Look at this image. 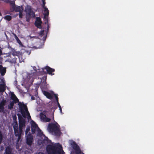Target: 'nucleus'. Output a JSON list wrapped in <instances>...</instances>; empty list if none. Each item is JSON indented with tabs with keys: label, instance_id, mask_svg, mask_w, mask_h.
<instances>
[{
	"label": "nucleus",
	"instance_id": "nucleus-1",
	"mask_svg": "<svg viewBox=\"0 0 154 154\" xmlns=\"http://www.w3.org/2000/svg\"><path fill=\"white\" fill-rule=\"evenodd\" d=\"M46 150L48 154H64L61 145L57 146L55 145H48Z\"/></svg>",
	"mask_w": 154,
	"mask_h": 154
},
{
	"label": "nucleus",
	"instance_id": "nucleus-2",
	"mask_svg": "<svg viewBox=\"0 0 154 154\" xmlns=\"http://www.w3.org/2000/svg\"><path fill=\"white\" fill-rule=\"evenodd\" d=\"M11 98L13 100V101L17 103L18 102V105L19 106V109L21 112L22 113L24 112V110L26 112H29L27 109V108L26 106L23 103H21L20 102H19V100L17 98L16 96L14 93L13 92L11 93ZM29 117L30 116L29 113H28Z\"/></svg>",
	"mask_w": 154,
	"mask_h": 154
},
{
	"label": "nucleus",
	"instance_id": "nucleus-3",
	"mask_svg": "<svg viewBox=\"0 0 154 154\" xmlns=\"http://www.w3.org/2000/svg\"><path fill=\"white\" fill-rule=\"evenodd\" d=\"M48 131L51 132H54L56 135L59 134L60 129L57 125L53 123L49 124L48 128Z\"/></svg>",
	"mask_w": 154,
	"mask_h": 154
},
{
	"label": "nucleus",
	"instance_id": "nucleus-4",
	"mask_svg": "<svg viewBox=\"0 0 154 154\" xmlns=\"http://www.w3.org/2000/svg\"><path fill=\"white\" fill-rule=\"evenodd\" d=\"M13 128L14 134L16 137H18L17 141H19L20 139L21 135L23 133V131L20 132V131H19V128L17 126H13Z\"/></svg>",
	"mask_w": 154,
	"mask_h": 154
},
{
	"label": "nucleus",
	"instance_id": "nucleus-5",
	"mask_svg": "<svg viewBox=\"0 0 154 154\" xmlns=\"http://www.w3.org/2000/svg\"><path fill=\"white\" fill-rule=\"evenodd\" d=\"M27 14L29 18L34 17L35 16L34 12L32 11L31 7L28 6L26 9Z\"/></svg>",
	"mask_w": 154,
	"mask_h": 154
},
{
	"label": "nucleus",
	"instance_id": "nucleus-6",
	"mask_svg": "<svg viewBox=\"0 0 154 154\" xmlns=\"http://www.w3.org/2000/svg\"><path fill=\"white\" fill-rule=\"evenodd\" d=\"M40 116L41 119L43 122H47L51 121V119L47 117L46 111H43L42 113H41Z\"/></svg>",
	"mask_w": 154,
	"mask_h": 154
},
{
	"label": "nucleus",
	"instance_id": "nucleus-7",
	"mask_svg": "<svg viewBox=\"0 0 154 154\" xmlns=\"http://www.w3.org/2000/svg\"><path fill=\"white\" fill-rule=\"evenodd\" d=\"M11 6L13 9V11H14L15 12H19L21 11H23V8L22 6L21 7H20V6H16L15 2H13L11 3Z\"/></svg>",
	"mask_w": 154,
	"mask_h": 154
},
{
	"label": "nucleus",
	"instance_id": "nucleus-8",
	"mask_svg": "<svg viewBox=\"0 0 154 154\" xmlns=\"http://www.w3.org/2000/svg\"><path fill=\"white\" fill-rule=\"evenodd\" d=\"M19 119V131L20 132L23 131V128L24 126H25V121L24 119H23L21 117L20 118L18 117Z\"/></svg>",
	"mask_w": 154,
	"mask_h": 154
},
{
	"label": "nucleus",
	"instance_id": "nucleus-9",
	"mask_svg": "<svg viewBox=\"0 0 154 154\" xmlns=\"http://www.w3.org/2000/svg\"><path fill=\"white\" fill-rule=\"evenodd\" d=\"M33 139V136L30 133L26 135V143L28 145L31 146L32 145Z\"/></svg>",
	"mask_w": 154,
	"mask_h": 154
},
{
	"label": "nucleus",
	"instance_id": "nucleus-10",
	"mask_svg": "<svg viewBox=\"0 0 154 154\" xmlns=\"http://www.w3.org/2000/svg\"><path fill=\"white\" fill-rule=\"evenodd\" d=\"M39 128L37 124L33 121L31 122V129L32 134H34L37 129Z\"/></svg>",
	"mask_w": 154,
	"mask_h": 154
},
{
	"label": "nucleus",
	"instance_id": "nucleus-11",
	"mask_svg": "<svg viewBox=\"0 0 154 154\" xmlns=\"http://www.w3.org/2000/svg\"><path fill=\"white\" fill-rule=\"evenodd\" d=\"M42 23L41 18L39 17H37L36 20L35 22V26L39 29H42L41 24Z\"/></svg>",
	"mask_w": 154,
	"mask_h": 154
},
{
	"label": "nucleus",
	"instance_id": "nucleus-12",
	"mask_svg": "<svg viewBox=\"0 0 154 154\" xmlns=\"http://www.w3.org/2000/svg\"><path fill=\"white\" fill-rule=\"evenodd\" d=\"M44 69L46 70L47 73L49 74L52 75L54 74V73H52L53 72L55 71V69H54L51 68L49 66H46L44 68L42 69V70H43Z\"/></svg>",
	"mask_w": 154,
	"mask_h": 154
},
{
	"label": "nucleus",
	"instance_id": "nucleus-13",
	"mask_svg": "<svg viewBox=\"0 0 154 154\" xmlns=\"http://www.w3.org/2000/svg\"><path fill=\"white\" fill-rule=\"evenodd\" d=\"M43 93L44 95L48 99H51L53 97V95L48 91H43Z\"/></svg>",
	"mask_w": 154,
	"mask_h": 154
},
{
	"label": "nucleus",
	"instance_id": "nucleus-14",
	"mask_svg": "<svg viewBox=\"0 0 154 154\" xmlns=\"http://www.w3.org/2000/svg\"><path fill=\"white\" fill-rule=\"evenodd\" d=\"M70 144L72 147L75 150H76L77 149H78V148L79 147L75 141H72L71 143Z\"/></svg>",
	"mask_w": 154,
	"mask_h": 154
},
{
	"label": "nucleus",
	"instance_id": "nucleus-15",
	"mask_svg": "<svg viewBox=\"0 0 154 154\" xmlns=\"http://www.w3.org/2000/svg\"><path fill=\"white\" fill-rule=\"evenodd\" d=\"M5 90V84H0V93L4 92Z\"/></svg>",
	"mask_w": 154,
	"mask_h": 154
},
{
	"label": "nucleus",
	"instance_id": "nucleus-16",
	"mask_svg": "<svg viewBox=\"0 0 154 154\" xmlns=\"http://www.w3.org/2000/svg\"><path fill=\"white\" fill-rule=\"evenodd\" d=\"M12 149L11 148L8 146L6 149L5 152L4 154H11Z\"/></svg>",
	"mask_w": 154,
	"mask_h": 154
},
{
	"label": "nucleus",
	"instance_id": "nucleus-17",
	"mask_svg": "<svg viewBox=\"0 0 154 154\" xmlns=\"http://www.w3.org/2000/svg\"><path fill=\"white\" fill-rule=\"evenodd\" d=\"M45 17H47L49 14V11L47 8H45L44 11Z\"/></svg>",
	"mask_w": 154,
	"mask_h": 154
},
{
	"label": "nucleus",
	"instance_id": "nucleus-18",
	"mask_svg": "<svg viewBox=\"0 0 154 154\" xmlns=\"http://www.w3.org/2000/svg\"><path fill=\"white\" fill-rule=\"evenodd\" d=\"M17 103L12 101L8 105V108L10 109H11L13 108V106H14V104L16 103Z\"/></svg>",
	"mask_w": 154,
	"mask_h": 154
},
{
	"label": "nucleus",
	"instance_id": "nucleus-19",
	"mask_svg": "<svg viewBox=\"0 0 154 154\" xmlns=\"http://www.w3.org/2000/svg\"><path fill=\"white\" fill-rule=\"evenodd\" d=\"M13 120H14V125H13V126H16V125H17V126H18V125L17 124V122L16 120L17 119L16 116L15 115L13 117Z\"/></svg>",
	"mask_w": 154,
	"mask_h": 154
},
{
	"label": "nucleus",
	"instance_id": "nucleus-20",
	"mask_svg": "<svg viewBox=\"0 0 154 154\" xmlns=\"http://www.w3.org/2000/svg\"><path fill=\"white\" fill-rule=\"evenodd\" d=\"M2 65H0V72L1 73V75H3L5 72V70L3 68Z\"/></svg>",
	"mask_w": 154,
	"mask_h": 154
},
{
	"label": "nucleus",
	"instance_id": "nucleus-21",
	"mask_svg": "<svg viewBox=\"0 0 154 154\" xmlns=\"http://www.w3.org/2000/svg\"><path fill=\"white\" fill-rule=\"evenodd\" d=\"M11 53L14 56H18L19 54V52L15 51V50L12 51Z\"/></svg>",
	"mask_w": 154,
	"mask_h": 154
},
{
	"label": "nucleus",
	"instance_id": "nucleus-22",
	"mask_svg": "<svg viewBox=\"0 0 154 154\" xmlns=\"http://www.w3.org/2000/svg\"><path fill=\"white\" fill-rule=\"evenodd\" d=\"M51 142V141L48 139L47 137H45V139L43 140V142L44 143H48Z\"/></svg>",
	"mask_w": 154,
	"mask_h": 154
},
{
	"label": "nucleus",
	"instance_id": "nucleus-23",
	"mask_svg": "<svg viewBox=\"0 0 154 154\" xmlns=\"http://www.w3.org/2000/svg\"><path fill=\"white\" fill-rule=\"evenodd\" d=\"M75 151L76 154H82V152L79 147L75 150Z\"/></svg>",
	"mask_w": 154,
	"mask_h": 154
},
{
	"label": "nucleus",
	"instance_id": "nucleus-24",
	"mask_svg": "<svg viewBox=\"0 0 154 154\" xmlns=\"http://www.w3.org/2000/svg\"><path fill=\"white\" fill-rule=\"evenodd\" d=\"M4 19L8 21H10L12 19V17L10 15H6Z\"/></svg>",
	"mask_w": 154,
	"mask_h": 154
},
{
	"label": "nucleus",
	"instance_id": "nucleus-25",
	"mask_svg": "<svg viewBox=\"0 0 154 154\" xmlns=\"http://www.w3.org/2000/svg\"><path fill=\"white\" fill-rule=\"evenodd\" d=\"M3 136L2 133V132L0 131V144L2 143V142L3 140Z\"/></svg>",
	"mask_w": 154,
	"mask_h": 154
},
{
	"label": "nucleus",
	"instance_id": "nucleus-26",
	"mask_svg": "<svg viewBox=\"0 0 154 154\" xmlns=\"http://www.w3.org/2000/svg\"><path fill=\"white\" fill-rule=\"evenodd\" d=\"M16 41H17V42L20 45V46L21 47H23V44L22 43L21 41L19 39L17 40Z\"/></svg>",
	"mask_w": 154,
	"mask_h": 154
},
{
	"label": "nucleus",
	"instance_id": "nucleus-27",
	"mask_svg": "<svg viewBox=\"0 0 154 154\" xmlns=\"http://www.w3.org/2000/svg\"><path fill=\"white\" fill-rule=\"evenodd\" d=\"M30 130V128L29 127H28L26 128L25 131V134L26 135H27L28 132Z\"/></svg>",
	"mask_w": 154,
	"mask_h": 154
},
{
	"label": "nucleus",
	"instance_id": "nucleus-28",
	"mask_svg": "<svg viewBox=\"0 0 154 154\" xmlns=\"http://www.w3.org/2000/svg\"><path fill=\"white\" fill-rule=\"evenodd\" d=\"M23 11H21L20 12H19V17L20 18H22L23 17Z\"/></svg>",
	"mask_w": 154,
	"mask_h": 154
},
{
	"label": "nucleus",
	"instance_id": "nucleus-29",
	"mask_svg": "<svg viewBox=\"0 0 154 154\" xmlns=\"http://www.w3.org/2000/svg\"><path fill=\"white\" fill-rule=\"evenodd\" d=\"M54 95L55 97V99L56 100L57 102V103L59 102H58V98L57 97V95L54 94Z\"/></svg>",
	"mask_w": 154,
	"mask_h": 154
},
{
	"label": "nucleus",
	"instance_id": "nucleus-30",
	"mask_svg": "<svg viewBox=\"0 0 154 154\" xmlns=\"http://www.w3.org/2000/svg\"><path fill=\"white\" fill-rule=\"evenodd\" d=\"M44 30H41L39 33V35H41L42 36L44 34Z\"/></svg>",
	"mask_w": 154,
	"mask_h": 154
},
{
	"label": "nucleus",
	"instance_id": "nucleus-31",
	"mask_svg": "<svg viewBox=\"0 0 154 154\" xmlns=\"http://www.w3.org/2000/svg\"><path fill=\"white\" fill-rule=\"evenodd\" d=\"M12 61H10V62H11L12 63H16V58H14L12 60Z\"/></svg>",
	"mask_w": 154,
	"mask_h": 154
},
{
	"label": "nucleus",
	"instance_id": "nucleus-32",
	"mask_svg": "<svg viewBox=\"0 0 154 154\" xmlns=\"http://www.w3.org/2000/svg\"><path fill=\"white\" fill-rule=\"evenodd\" d=\"M57 108V106L56 104L54 105L53 107H52L51 108V109H56Z\"/></svg>",
	"mask_w": 154,
	"mask_h": 154
},
{
	"label": "nucleus",
	"instance_id": "nucleus-33",
	"mask_svg": "<svg viewBox=\"0 0 154 154\" xmlns=\"http://www.w3.org/2000/svg\"><path fill=\"white\" fill-rule=\"evenodd\" d=\"M40 130L39 131H38V134H39V135L40 136L43 135H44L43 134V133L40 130Z\"/></svg>",
	"mask_w": 154,
	"mask_h": 154
},
{
	"label": "nucleus",
	"instance_id": "nucleus-34",
	"mask_svg": "<svg viewBox=\"0 0 154 154\" xmlns=\"http://www.w3.org/2000/svg\"><path fill=\"white\" fill-rule=\"evenodd\" d=\"M46 3L45 2H43L42 4V7L45 9V8H46V7L45 6V4Z\"/></svg>",
	"mask_w": 154,
	"mask_h": 154
},
{
	"label": "nucleus",
	"instance_id": "nucleus-35",
	"mask_svg": "<svg viewBox=\"0 0 154 154\" xmlns=\"http://www.w3.org/2000/svg\"><path fill=\"white\" fill-rule=\"evenodd\" d=\"M4 107L3 105H0V109L2 111L4 110Z\"/></svg>",
	"mask_w": 154,
	"mask_h": 154
},
{
	"label": "nucleus",
	"instance_id": "nucleus-36",
	"mask_svg": "<svg viewBox=\"0 0 154 154\" xmlns=\"http://www.w3.org/2000/svg\"><path fill=\"white\" fill-rule=\"evenodd\" d=\"M14 38L16 40H17L19 39L18 37L17 36V35L15 34H14Z\"/></svg>",
	"mask_w": 154,
	"mask_h": 154
},
{
	"label": "nucleus",
	"instance_id": "nucleus-37",
	"mask_svg": "<svg viewBox=\"0 0 154 154\" xmlns=\"http://www.w3.org/2000/svg\"><path fill=\"white\" fill-rule=\"evenodd\" d=\"M30 18H29V17L28 16V17H27L26 18V21L29 22V19Z\"/></svg>",
	"mask_w": 154,
	"mask_h": 154
},
{
	"label": "nucleus",
	"instance_id": "nucleus-38",
	"mask_svg": "<svg viewBox=\"0 0 154 154\" xmlns=\"http://www.w3.org/2000/svg\"><path fill=\"white\" fill-rule=\"evenodd\" d=\"M31 99L32 100H35V97L32 96L31 97Z\"/></svg>",
	"mask_w": 154,
	"mask_h": 154
},
{
	"label": "nucleus",
	"instance_id": "nucleus-39",
	"mask_svg": "<svg viewBox=\"0 0 154 154\" xmlns=\"http://www.w3.org/2000/svg\"><path fill=\"white\" fill-rule=\"evenodd\" d=\"M57 103V105H58V106L59 107V108L60 107H61L60 106V104H59V103L58 102V103Z\"/></svg>",
	"mask_w": 154,
	"mask_h": 154
},
{
	"label": "nucleus",
	"instance_id": "nucleus-40",
	"mask_svg": "<svg viewBox=\"0 0 154 154\" xmlns=\"http://www.w3.org/2000/svg\"><path fill=\"white\" fill-rule=\"evenodd\" d=\"M2 54V50L0 49V55H1Z\"/></svg>",
	"mask_w": 154,
	"mask_h": 154
},
{
	"label": "nucleus",
	"instance_id": "nucleus-41",
	"mask_svg": "<svg viewBox=\"0 0 154 154\" xmlns=\"http://www.w3.org/2000/svg\"><path fill=\"white\" fill-rule=\"evenodd\" d=\"M59 110H60V112H62V109L61 107L59 108Z\"/></svg>",
	"mask_w": 154,
	"mask_h": 154
},
{
	"label": "nucleus",
	"instance_id": "nucleus-42",
	"mask_svg": "<svg viewBox=\"0 0 154 154\" xmlns=\"http://www.w3.org/2000/svg\"><path fill=\"white\" fill-rule=\"evenodd\" d=\"M37 154H44L42 152H38Z\"/></svg>",
	"mask_w": 154,
	"mask_h": 154
},
{
	"label": "nucleus",
	"instance_id": "nucleus-43",
	"mask_svg": "<svg viewBox=\"0 0 154 154\" xmlns=\"http://www.w3.org/2000/svg\"><path fill=\"white\" fill-rule=\"evenodd\" d=\"M44 85H45L46 84V81L44 82Z\"/></svg>",
	"mask_w": 154,
	"mask_h": 154
},
{
	"label": "nucleus",
	"instance_id": "nucleus-44",
	"mask_svg": "<svg viewBox=\"0 0 154 154\" xmlns=\"http://www.w3.org/2000/svg\"><path fill=\"white\" fill-rule=\"evenodd\" d=\"M42 2H45V0H42Z\"/></svg>",
	"mask_w": 154,
	"mask_h": 154
},
{
	"label": "nucleus",
	"instance_id": "nucleus-45",
	"mask_svg": "<svg viewBox=\"0 0 154 154\" xmlns=\"http://www.w3.org/2000/svg\"><path fill=\"white\" fill-rule=\"evenodd\" d=\"M49 26L48 25V27H47L48 29H49Z\"/></svg>",
	"mask_w": 154,
	"mask_h": 154
},
{
	"label": "nucleus",
	"instance_id": "nucleus-46",
	"mask_svg": "<svg viewBox=\"0 0 154 154\" xmlns=\"http://www.w3.org/2000/svg\"><path fill=\"white\" fill-rule=\"evenodd\" d=\"M0 16H2V14L1 13V12H0Z\"/></svg>",
	"mask_w": 154,
	"mask_h": 154
},
{
	"label": "nucleus",
	"instance_id": "nucleus-47",
	"mask_svg": "<svg viewBox=\"0 0 154 154\" xmlns=\"http://www.w3.org/2000/svg\"><path fill=\"white\" fill-rule=\"evenodd\" d=\"M46 37H45V40L46 39Z\"/></svg>",
	"mask_w": 154,
	"mask_h": 154
},
{
	"label": "nucleus",
	"instance_id": "nucleus-48",
	"mask_svg": "<svg viewBox=\"0 0 154 154\" xmlns=\"http://www.w3.org/2000/svg\"><path fill=\"white\" fill-rule=\"evenodd\" d=\"M82 154H84V153L82 152Z\"/></svg>",
	"mask_w": 154,
	"mask_h": 154
},
{
	"label": "nucleus",
	"instance_id": "nucleus-49",
	"mask_svg": "<svg viewBox=\"0 0 154 154\" xmlns=\"http://www.w3.org/2000/svg\"><path fill=\"white\" fill-rule=\"evenodd\" d=\"M17 82V81H16V82H15V83H16Z\"/></svg>",
	"mask_w": 154,
	"mask_h": 154
},
{
	"label": "nucleus",
	"instance_id": "nucleus-50",
	"mask_svg": "<svg viewBox=\"0 0 154 154\" xmlns=\"http://www.w3.org/2000/svg\"><path fill=\"white\" fill-rule=\"evenodd\" d=\"M17 82V81H16V82H15V83H16Z\"/></svg>",
	"mask_w": 154,
	"mask_h": 154
}]
</instances>
